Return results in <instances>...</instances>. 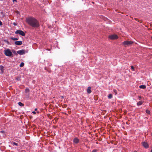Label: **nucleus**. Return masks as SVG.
Listing matches in <instances>:
<instances>
[{"mask_svg":"<svg viewBox=\"0 0 152 152\" xmlns=\"http://www.w3.org/2000/svg\"><path fill=\"white\" fill-rule=\"evenodd\" d=\"M131 69L133 70V71H134V67H133V66H131Z\"/></svg>","mask_w":152,"mask_h":152,"instance_id":"4be33fe9","label":"nucleus"},{"mask_svg":"<svg viewBox=\"0 0 152 152\" xmlns=\"http://www.w3.org/2000/svg\"><path fill=\"white\" fill-rule=\"evenodd\" d=\"M15 44L18 45H20L22 44V42L21 41H16L14 42Z\"/></svg>","mask_w":152,"mask_h":152,"instance_id":"6e6552de","label":"nucleus"},{"mask_svg":"<svg viewBox=\"0 0 152 152\" xmlns=\"http://www.w3.org/2000/svg\"><path fill=\"white\" fill-rule=\"evenodd\" d=\"M73 142L76 144L78 143L79 142V139L77 137L75 138L73 140Z\"/></svg>","mask_w":152,"mask_h":152,"instance_id":"1a4fd4ad","label":"nucleus"},{"mask_svg":"<svg viewBox=\"0 0 152 152\" xmlns=\"http://www.w3.org/2000/svg\"><path fill=\"white\" fill-rule=\"evenodd\" d=\"M142 103H143L141 101H139L137 103V105H138V106L142 104Z\"/></svg>","mask_w":152,"mask_h":152,"instance_id":"ddd939ff","label":"nucleus"},{"mask_svg":"<svg viewBox=\"0 0 152 152\" xmlns=\"http://www.w3.org/2000/svg\"><path fill=\"white\" fill-rule=\"evenodd\" d=\"M138 98L140 99H141V96H138Z\"/></svg>","mask_w":152,"mask_h":152,"instance_id":"c85d7f7f","label":"nucleus"},{"mask_svg":"<svg viewBox=\"0 0 152 152\" xmlns=\"http://www.w3.org/2000/svg\"><path fill=\"white\" fill-rule=\"evenodd\" d=\"M133 42L132 41H125L123 42V44L125 47H126L132 45Z\"/></svg>","mask_w":152,"mask_h":152,"instance_id":"f03ea898","label":"nucleus"},{"mask_svg":"<svg viewBox=\"0 0 152 152\" xmlns=\"http://www.w3.org/2000/svg\"><path fill=\"white\" fill-rule=\"evenodd\" d=\"M18 104H19V105L21 106H23L24 105V104H23L22 103L20 102H18Z\"/></svg>","mask_w":152,"mask_h":152,"instance_id":"2eb2a0df","label":"nucleus"},{"mask_svg":"<svg viewBox=\"0 0 152 152\" xmlns=\"http://www.w3.org/2000/svg\"><path fill=\"white\" fill-rule=\"evenodd\" d=\"M151 152H152V149L151 151Z\"/></svg>","mask_w":152,"mask_h":152,"instance_id":"72a5a7b5","label":"nucleus"},{"mask_svg":"<svg viewBox=\"0 0 152 152\" xmlns=\"http://www.w3.org/2000/svg\"><path fill=\"white\" fill-rule=\"evenodd\" d=\"M24 63H23V62H22L20 65V67H23V66L24 65Z\"/></svg>","mask_w":152,"mask_h":152,"instance_id":"f3484780","label":"nucleus"},{"mask_svg":"<svg viewBox=\"0 0 152 152\" xmlns=\"http://www.w3.org/2000/svg\"><path fill=\"white\" fill-rule=\"evenodd\" d=\"M97 150L96 149H94L92 151V152H96Z\"/></svg>","mask_w":152,"mask_h":152,"instance_id":"5701e85b","label":"nucleus"},{"mask_svg":"<svg viewBox=\"0 0 152 152\" xmlns=\"http://www.w3.org/2000/svg\"><path fill=\"white\" fill-rule=\"evenodd\" d=\"M0 132L2 133H5V132L4 131H1Z\"/></svg>","mask_w":152,"mask_h":152,"instance_id":"b1692460","label":"nucleus"},{"mask_svg":"<svg viewBox=\"0 0 152 152\" xmlns=\"http://www.w3.org/2000/svg\"><path fill=\"white\" fill-rule=\"evenodd\" d=\"M91 88L89 86L87 90V93L88 94H90L91 92Z\"/></svg>","mask_w":152,"mask_h":152,"instance_id":"9b49d317","label":"nucleus"},{"mask_svg":"<svg viewBox=\"0 0 152 152\" xmlns=\"http://www.w3.org/2000/svg\"><path fill=\"white\" fill-rule=\"evenodd\" d=\"M29 91V90L28 88H26L25 89V92L26 93H28Z\"/></svg>","mask_w":152,"mask_h":152,"instance_id":"6ab92c4d","label":"nucleus"},{"mask_svg":"<svg viewBox=\"0 0 152 152\" xmlns=\"http://www.w3.org/2000/svg\"><path fill=\"white\" fill-rule=\"evenodd\" d=\"M48 116L49 117V115H50V114H48Z\"/></svg>","mask_w":152,"mask_h":152,"instance_id":"2f4dec72","label":"nucleus"},{"mask_svg":"<svg viewBox=\"0 0 152 152\" xmlns=\"http://www.w3.org/2000/svg\"><path fill=\"white\" fill-rule=\"evenodd\" d=\"M4 67L2 65L0 66V69L1 71V72H0L1 74H3L4 72Z\"/></svg>","mask_w":152,"mask_h":152,"instance_id":"9d476101","label":"nucleus"},{"mask_svg":"<svg viewBox=\"0 0 152 152\" xmlns=\"http://www.w3.org/2000/svg\"><path fill=\"white\" fill-rule=\"evenodd\" d=\"M109 38L112 40L116 39L118 38V36L116 34L110 35L108 37Z\"/></svg>","mask_w":152,"mask_h":152,"instance_id":"39448f33","label":"nucleus"},{"mask_svg":"<svg viewBox=\"0 0 152 152\" xmlns=\"http://www.w3.org/2000/svg\"><path fill=\"white\" fill-rule=\"evenodd\" d=\"M134 152H137V151H134Z\"/></svg>","mask_w":152,"mask_h":152,"instance_id":"f704fd0d","label":"nucleus"},{"mask_svg":"<svg viewBox=\"0 0 152 152\" xmlns=\"http://www.w3.org/2000/svg\"><path fill=\"white\" fill-rule=\"evenodd\" d=\"M108 98L109 99H110L112 98L113 95L112 94H110L108 96Z\"/></svg>","mask_w":152,"mask_h":152,"instance_id":"dca6fc26","label":"nucleus"},{"mask_svg":"<svg viewBox=\"0 0 152 152\" xmlns=\"http://www.w3.org/2000/svg\"><path fill=\"white\" fill-rule=\"evenodd\" d=\"M10 39L12 40H17L18 39V38H14L13 37H11Z\"/></svg>","mask_w":152,"mask_h":152,"instance_id":"4468645a","label":"nucleus"},{"mask_svg":"<svg viewBox=\"0 0 152 152\" xmlns=\"http://www.w3.org/2000/svg\"><path fill=\"white\" fill-rule=\"evenodd\" d=\"M47 50H50V49H47Z\"/></svg>","mask_w":152,"mask_h":152,"instance_id":"473e14b6","label":"nucleus"},{"mask_svg":"<svg viewBox=\"0 0 152 152\" xmlns=\"http://www.w3.org/2000/svg\"><path fill=\"white\" fill-rule=\"evenodd\" d=\"M28 52V51L27 50H22L18 51L17 53L20 55H23L24 54L26 53H27Z\"/></svg>","mask_w":152,"mask_h":152,"instance_id":"423d86ee","label":"nucleus"},{"mask_svg":"<svg viewBox=\"0 0 152 152\" xmlns=\"http://www.w3.org/2000/svg\"><path fill=\"white\" fill-rule=\"evenodd\" d=\"M14 1H17V0H13V2H14Z\"/></svg>","mask_w":152,"mask_h":152,"instance_id":"cd10ccee","label":"nucleus"},{"mask_svg":"<svg viewBox=\"0 0 152 152\" xmlns=\"http://www.w3.org/2000/svg\"><path fill=\"white\" fill-rule=\"evenodd\" d=\"M4 54L7 56H10L12 55V53L9 49H7L5 50Z\"/></svg>","mask_w":152,"mask_h":152,"instance_id":"7ed1b4c3","label":"nucleus"},{"mask_svg":"<svg viewBox=\"0 0 152 152\" xmlns=\"http://www.w3.org/2000/svg\"><path fill=\"white\" fill-rule=\"evenodd\" d=\"M92 3H94V2H92Z\"/></svg>","mask_w":152,"mask_h":152,"instance_id":"c9c22d12","label":"nucleus"},{"mask_svg":"<svg viewBox=\"0 0 152 152\" xmlns=\"http://www.w3.org/2000/svg\"><path fill=\"white\" fill-rule=\"evenodd\" d=\"M13 25L14 26H16V25H17V24L16 23H13Z\"/></svg>","mask_w":152,"mask_h":152,"instance_id":"a878e982","label":"nucleus"},{"mask_svg":"<svg viewBox=\"0 0 152 152\" xmlns=\"http://www.w3.org/2000/svg\"><path fill=\"white\" fill-rule=\"evenodd\" d=\"M15 33L16 34H19L23 36H24L25 35V33L22 30H17L15 32Z\"/></svg>","mask_w":152,"mask_h":152,"instance_id":"20e7f679","label":"nucleus"},{"mask_svg":"<svg viewBox=\"0 0 152 152\" xmlns=\"http://www.w3.org/2000/svg\"><path fill=\"white\" fill-rule=\"evenodd\" d=\"M37 108H35V111H37Z\"/></svg>","mask_w":152,"mask_h":152,"instance_id":"c756f323","label":"nucleus"},{"mask_svg":"<svg viewBox=\"0 0 152 152\" xmlns=\"http://www.w3.org/2000/svg\"><path fill=\"white\" fill-rule=\"evenodd\" d=\"M2 22L0 20V26H2Z\"/></svg>","mask_w":152,"mask_h":152,"instance_id":"393cba45","label":"nucleus"},{"mask_svg":"<svg viewBox=\"0 0 152 152\" xmlns=\"http://www.w3.org/2000/svg\"><path fill=\"white\" fill-rule=\"evenodd\" d=\"M113 91L115 95H116L117 94V90L115 89H113Z\"/></svg>","mask_w":152,"mask_h":152,"instance_id":"a211bd4d","label":"nucleus"},{"mask_svg":"<svg viewBox=\"0 0 152 152\" xmlns=\"http://www.w3.org/2000/svg\"><path fill=\"white\" fill-rule=\"evenodd\" d=\"M139 88H140L145 89L146 88V86L145 85H141L139 86Z\"/></svg>","mask_w":152,"mask_h":152,"instance_id":"f8f14e48","label":"nucleus"},{"mask_svg":"<svg viewBox=\"0 0 152 152\" xmlns=\"http://www.w3.org/2000/svg\"><path fill=\"white\" fill-rule=\"evenodd\" d=\"M146 112L148 114H150V111L148 110H146Z\"/></svg>","mask_w":152,"mask_h":152,"instance_id":"412c9836","label":"nucleus"},{"mask_svg":"<svg viewBox=\"0 0 152 152\" xmlns=\"http://www.w3.org/2000/svg\"><path fill=\"white\" fill-rule=\"evenodd\" d=\"M26 21L29 25L33 27L37 28L39 26V22L34 18L29 17L26 19Z\"/></svg>","mask_w":152,"mask_h":152,"instance_id":"f257e3e1","label":"nucleus"},{"mask_svg":"<svg viewBox=\"0 0 152 152\" xmlns=\"http://www.w3.org/2000/svg\"><path fill=\"white\" fill-rule=\"evenodd\" d=\"M32 113L33 114H36V113L35 111H33L32 112Z\"/></svg>","mask_w":152,"mask_h":152,"instance_id":"bb28decb","label":"nucleus"},{"mask_svg":"<svg viewBox=\"0 0 152 152\" xmlns=\"http://www.w3.org/2000/svg\"><path fill=\"white\" fill-rule=\"evenodd\" d=\"M18 12L17 11V13Z\"/></svg>","mask_w":152,"mask_h":152,"instance_id":"e433bc0d","label":"nucleus"},{"mask_svg":"<svg viewBox=\"0 0 152 152\" xmlns=\"http://www.w3.org/2000/svg\"><path fill=\"white\" fill-rule=\"evenodd\" d=\"M142 145L143 147L145 148H147L148 147V143L145 142H142Z\"/></svg>","mask_w":152,"mask_h":152,"instance_id":"0eeeda50","label":"nucleus"},{"mask_svg":"<svg viewBox=\"0 0 152 152\" xmlns=\"http://www.w3.org/2000/svg\"><path fill=\"white\" fill-rule=\"evenodd\" d=\"M151 38L152 39V36L151 37Z\"/></svg>","mask_w":152,"mask_h":152,"instance_id":"4c0bfd02","label":"nucleus"},{"mask_svg":"<svg viewBox=\"0 0 152 152\" xmlns=\"http://www.w3.org/2000/svg\"><path fill=\"white\" fill-rule=\"evenodd\" d=\"M12 144L13 145H15L16 146H18V143L15 142H12Z\"/></svg>","mask_w":152,"mask_h":152,"instance_id":"aec40b11","label":"nucleus"},{"mask_svg":"<svg viewBox=\"0 0 152 152\" xmlns=\"http://www.w3.org/2000/svg\"><path fill=\"white\" fill-rule=\"evenodd\" d=\"M37 113H39V111H37Z\"/></svg>","mask_w":152,"mask_h":152,"instance_id":"7c9ffc66","label":"nucleus"}]
</instances>
